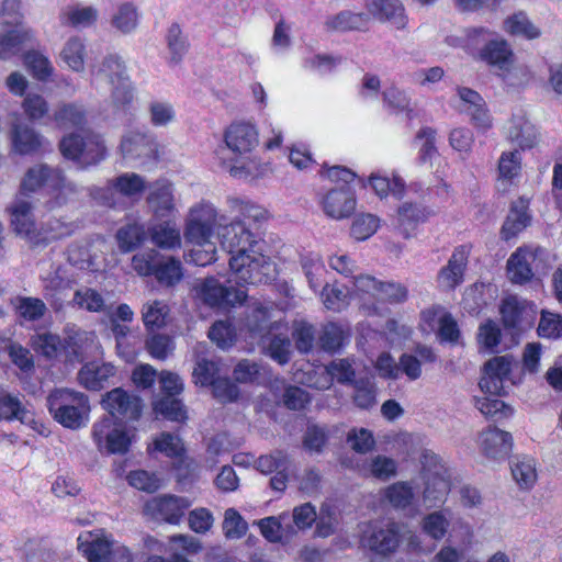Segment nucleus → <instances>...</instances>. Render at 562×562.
<instances>
[{"label":"nucleus","instance_id":"nucleus-29","mask_svg":"<svg viewBox=\"0 0 562 562\" xmlns=\"http://www.w3.org/2000/svg\"><path fill=\"white\" fill-rule=\"evenodd\" d=\"M480 446L485 457L493 460H501L509 454L513 438L509 432L491 427L481 434Z\"/></svg>","mask_w":562,"mask_h":562},{"label":"nucleus","instance_id":"nucleus-46","mask_svg":"<svg viewBox=\"0 0 562 562\" xmlns=\"http://www.w3.org/2000/svg\"><path fill=\"white\" fill-rule=\"evenodd\" d=\"M169 306L164 301H151L143 305L142 318L147 330L154 331L167 324Z\"/></svg>","mask_w":562,"mask_h":562},{"label":"nucleus","instance_id":"nucleus-51","mask_svg":"<svg viewBox=\"0 0 562 562\" xmlns=\"http://www.w3.org/2000/svg\"><path fill=\"white\" fill-rule=\"evenodd\" d=\"M368 23L369 16L367 14L349 11L340 12L326 22L327 26L335 31L363 30L368 26Z\"/></svg>","mask_w":562,"mask_h":562},{"label":"nucleus","instance_id":"nucleus-14","mask_svg":"<svg viewBox=\"0 0 562 562\" xmlns=\"http://www.w3.org/2000/svg\"><path fill=\"white\" fill-rule=\"evenodd\" d=\"M514 358L512 356H497L488 360L483 368L480 387L485 394L502 395L504 383L509 380Z\"/></svg>","mask_w":562,"mask_h":562},{"label":"nucleus","instance_id":"nucleus-50","mask_svg":"<svg viewBox=\"0 0 562 562\" xmlns=\"http://www.w3.org/2000/svg\"><path fill=\"white\" fill-rule=\"evenodd\" d=\"M7 352L11 362L20 370V379L33 374L35 370L34 358L26 347L18 342H10L7 346Z\"/></svg>","mask_w":562,"mask_h":562},{"label":"nucleus","instance_id":"nucleus-19","mask_svg":"<svg viewBox=\"0 0 562 562\" xmlns=\"http://www.w3.org/2000/svg\"><path fill=\"white\" fill-rule=\"evenodd\" d=\"M148 189L147 204L155 217H170L177 213V198L172 182L158 179Z\"/></svg>","mask_w":562,"mask_h":562},{"label":"nucleus","instance_id":"nucleus-13","mask_svg":"<svg viewBox=\"0 0 562 562\" xmlns=\"http://www.w3.org/2000/svg\"><path fill=\"white\" fill-rule=\"evenodd\" d=\"M318 204L324 214L331 220L350 217L357 207V198L348 186L333 188L319 195Z\"/></svg>","mask_w":562,"mask_h":562},{"label":"nucleus","instance_id":"nucleus-58","mask_svg":"<svg viewBox=\"0 0 562 562\" xmlns=\"http://www.w3.org/2000/svg\"><path fill=\"white\" fill-rule=\"evenodd\" d=\"M222 527L225 537L231 540L243 538L248 530L247 521L235 508L225 510Z\"/></svg>","mask_w":562,"mask_h":562},{"label":"nucleus","instance_id":"nucleus-35","mask_svg":"<svg viewBox=\"0 0 562 562\" xmlns=\"http://www.w3.org/2000/svg\"><path fill=\"white\" fill-rule=\"evenodd\" d=\"M58 58L71 71L82 72L87 58L85 38L78 35L67 38L58 54Z\"/></svg>","mask_w":562,"mask_h":562},{"label":"nucleus","instance_id":"nucleus-42","mask_svg":"<svg viewBox=\"0 0 562 562\" xmlns=\"http://www.w3.org/2000/svg\"><path fill=\"white\" fill-rule=\"evenodd\" d=\"M289 515L282 513L279 516H269L262 518L255 524L259 527L261 535L272 543L282 541L283 535H292L295 532L294 527L285 526Z\"/></svg>","mask_w":562,"mask_h":562},{"label":"nucleus","instance_id":"nucleus-37","mask_svg":"<svg viewBox=\"0 0 562 562\" xmlns=\"http://www.w3.org/2000/svg\"><path fill=\"white\" fill-rule=\"evenodd\" d=\"M535 260L532 252L518 248L507 261L508 279L515 284H524L531 280L533 272L531 263Z\"/></svg>","mask_w":562,"mask_h":562},{"label":"nucleus","instance_id":"nucleus-9","mask_svg":"<svg viewBox=\"0 0 562 562\" xmlns=\"http://www.w3.org/2000/svg\"><path fill=\"white\" fill-rule=\"evenodd\" d=\"M159 384L162 397L154 402L156 414L172 422L187 419V412L182 402L177 396L183 391V382L176 373L162 371L159 375Z\"/></svg>","mask_w":562,"mask_h":562},{"label":"nucleus","instance_id":"nucleus-20","mask_svg":"<svg viewBox=\"0 0 562 562\" xmlns=\"http://www.w3.org/2000/svg\"><path fill=\"white\" fill-rule=\"evenodd\" d=\"M432 212L425 205L414 202H403L396 210L393 220L394 229L405 239L415 235L418 225L425 223Z\"/></svg>","mask_w":562,"mask_h":562},{"label":"nucleus","instance_id":"nucleus-5","mask_svg":"<svg viewBox=\"0 0 562 562\" xmlns=\"http://www.w3.org/2000/svg\"><path fill=\"white\" fill-rule=\"evenodd\" d=\"M43 186L49 194L47 205L50 210L67 204L78 194L77 186L68 181L59 169L36 165L26 171L21 182V196L33 193Z\"/></svg>","mask_w":562,"mask_h":562},{"label":"nucleus","instance_id":"nucleus-49","mask_svg":"<svg viewBox=\"0 0 562 562\" xmlns=\"http://www.w3.org/2000/svg\"><path fill=\"white\" fill-rule=\"evenodd\" d=\"M364 475H371L378 480L386 481L397 473V463L394 459L385 456H376L361 469Z\"/></svg>","mask_w":562,"mask_h":562},{"label":"nucleus","instance_id":"nucleus-39","mask_svg":"<svg viewBox=\"0 0 562 562\" xmlns=\"http://www.w3.org/2000/svg\"><path fill=\"white\" fill-rule=\"evenodd\" d=\"M530 223L528 214V201L519 199L513 203L510 212L503 225L502 234L505 239L515 237L519 232L525 229Z\"/></svg>","mask_w":562,"mask_h":562},{"label":"nucleus","instance_id":"nucleus-16","mask_svg":"<svg viewBox=\"0 0 562 562\" xmlns=\"http://www.w3.org/2000/svg\"><path fill=\"white\" fill-rule=\"evenodd\" d=\"M199 295L211 307L235 306L247 299L244 290L227 288L215 278H207L201 283Z\"/></svg>","mask_w":562,"mask_h":562},{"label":"nucleus","instance_id":"nucleus-64","mask_svg":"<svg viewBox=\"0 0 562 562\" xmlns=\"http://www.w3.org/2000/svg\"><path fill=\"white\" fill-rule=\"evenodd\" d=\"M424 532L435 540H441L448 530L449 520L442 512H434L424 517Z\"/></svg>","mask_w":562,"mask_h":562},{"label":"nucleus","instance_id":"nucleus-62","mask_svg":"<svg viewBox=\"0 0 562 562\" xmlns=\"http://www.w3.org/2000/svg\"><path fill=\"white\" fill-rule=\"evenodd\" d=\"M166 41L170 54V63L178 64L188 50V43L182 35L181 29L178 24H171L168 29Z\"/></svg>","mask_w":562,"mask_h":562},{"label":"nucleus","instance_id":"nucleus-41","mask_svg":"<svg viewBox=\"0 0 562 562\" xmlns=\"http://www.w3.org/2000/svg\"><path fill=\"white\" fill-rule=\"evenodd\" d=\"M300 262L308 286L314 292H318L326 273V268L321 255L313 251H305L301 254Z\"/></svg>","mask_w":562,"mask_h":562},{"label":"nucleus","instance_id":"nucleus-56","mask_svg":"<svg viewBox=\"0 0 562 562\" xmlns=\"http://www.w3.org/2000/svg\"><path fill=\"white\" fill-rule=\"evenodd\" d=\"M526 304V301H522L515 295H509L503 300L501 314L506 327L515 328L520 324Z\"/></svg>","mask_w":562,"mask_h":562},{"label":"nucleus","instance_id":"nucleus-4","mask_svg":"<svg viewBox=\"0 0 562 562\" xmlns=\"http://www.w3.org/2000/svg\"><path fill=\"white\" fill-rule=\"evenodd\" d=\"M226 147L235 155L229 172L239 179L255 178L261 172L259 160L252 155L259 145L257 127L244 121L233 122L224 132Z\"/></svg>","mask_w":562,"mask_h":562},{"label":"nucleus","instance_id":"nucleus-12","mask_svg":"<svg viewBox=\"0 0 562 562\" xmlns=\"http://www.w3.org/2000/svg\"><path fill=\"white\" fill-rule=\"evenodd\" d=\"M471 37L473 40L483 37V40L487 42L480 52L482 60L502 74L508 72L512 69L514 65V53L505 40L491 38V33L485 29L473 30Z\"/></svg>","mask_w":562,"mask_h":562},{"label":"nucleus","instance_id":"nucleus-25","mask_svg":"<svg viewBox=\"0 0 562 562\" xmlns=\"http://www.w3.org/2000/svg\"><path fill=\"white\" fill-rule=\"evenodd\" d=\"M383 496L391 507L405 512L408 516H414L418 512L416 506L417 492L412 482L398 481L393 483L384 490Z\"/></svg>","mask_w":562,"mask_h":562},{"label":"nucleus","instance_id":"nucleus-3","mask_svg":"<svg viewBox=\"0 0 562 562\" xmlns=\"http://www.w3.org/2000/svg\"><path fill=\"white\" fill-rule=\"evenodd\" d=\"M246 325L251 337L259 338L268 356L279 364H286L291 357V340L281 318H276L270 303L254 302Z\"/></svg>","mask_w":562,"mask_h":562},{"label":"nucleus","instance_id":"nucleus-7","mask_svg":"<svg viewBox=\"0 0 562 562\" xmlns=\"http://www.w3.org/2000/svg\"><path fill=\"white\" fill-rule=\"evenodd\" d=\"M92 82L106 81L111 86V102L117 109L128 105L134 99V88L125 72V66L116 55L106 56L97 70L91 71Z\"/></svg>","mask_w":562,"mask_h":562},{"label":"nucleus","instance_id":"nucleus-36","mask_svg":"<svg viewBox=\"0 0 562 562\" xmlns=\"http://www.w3.org/2000/svg\"><path fill=\"white\" fill-rule=\"evenodd\" d=\"M11 142L15 153L29 155L42 147L43 138L27 124L14 123L11 130Z\"/></svg>","mask_w":562,"mask_h":562},{"label":"nucleus","instance_id":"nucleus-53","mask_svg":"<svg viewBox=\"0 0 562 562\" xmlns=\"http://www.w3.org/2000/svg\"><path fill=\"white\" fill-rule=\"evenodd\" d=\"M149 122L155 127H165L176 119L173 105L165 100H153L147 106Z\"/></svg>","mask_w":562,"mask_h":562},{"label":"nucleus","instance_id":"nucleus-48","mask_svg":"<svg viewBox=\"0 0 562 562\" xmlns=\"http://www.w3.org/2000/svg\"><path fill=\"white\" fill-rule=\"evenodd\" d=\"M154 276L159 283L168 286L173 285L178 283L183 276L182 265L180 260L175 257L165 258L160 256Z\"/></svg>","mask_w":562,"mask_h":562},{"label":"nucleus","instance_id":"nucleus-23","mask_svg":"<svg viewBox=\"0 0 562 562\" xmlns=\"http://www.w3.org/2000/svg\"><path fill=\"white\" fill-rule=\"evenodd\" d=\"M470 255V247L462 245L452 252L448 263L438 273V284L446 290H453L463 282Z\"/></svg>","mask_w":562,"mask_h":562},{"label":"nucleus","instance_id":"nucleus-34","mask_svg":"<svg viewBox=\"0 0 562 562\" xmlns=\"http://www.w3.org/2000/svg\"><path fill=\"white\" fill-rule=\"evenodd\" d=\"M99 16V11L92 5L76 3L64 8L59 14L60 24L82 30L92 26Z\"/></svg>","mask_w":562,"mask_h":562},{"label":"nucleus","instance_id":"nucleus-47","mask_svg":"<svg viewBox=\"0 0 562 562\" xmlns=\"http://www.w3.org/2000/svg\"><path fill=\"white\" fill-rule=\"evenodd\" d=\"M504 30L514 36L535 40L540 36V30L531 23L522 11L514 13L504 21Z\"/></svg>","mask_w":562,"mask_h":562},{"label":"nucleus","instance_id":"nucleus-31","mask_svg":"<svg viewBox=\"0 0 562 562\" xmlns=\"http://www.w3.org/2000/svg\"><path fill=\"white\" fill-rule=\"evenodd\" d=\"M370 14L381 22H387L397 30L406 25V15L403 4L397 0H367Z\"/></svg>","mask_w":562,"mask_h":562},{"label":"nucleus","instance_id":"nucleus-21","mask_svg":"<svg viewBox=\"0 0 562 562\" xmlns=\"http://www.w3.org/2000/svg\"><path fill=\"white\" fill-rule=\"evenodd\" d=\"M77 541L78 550L89 562H111L114 543L103 530L82 532Z\"/></svg>","mask_w":562,"mask_h":562},{"label":"nucleus","instance_id":"nucleus-60","mask_svg":"<svg viewBox=\"0 0 562 562\" xmlns=\"http://www.w3.org/2000/svg\"><path fill=\"white\" fill-rule=\"evenodd\" d=\"M71 304L89 312H101L104 307V300L98 291L82 288L75 292Z\"/></svg>","mask_w":562,"mask_h":562},{"label":"nucleus","instance_id":"nucleus-52","mask_svg":"<svg viewBox=\"0 0 562 562\" xmlns=\"http://www.w3.org/2000/svg\"><path fill=\"white\" fill-rule=\"evenodd\" d=\"M321 299L327 310L340 312L348 305L349 292L338 283H327L323 286Z\"/></svg>","mask_w":562,"mask_h":562},{"label":"nucleus","instance_id":"nucleus-32","mask_svg":"<svg viewBox=\"0 0 562 562\" xmlns=\"http://www.w3.org/2000/svg\"><path fill=\"white\" fill-rule=\"evenodd\" d=\"M367 182L381 199L389 195L401 199L406 189L404 179L395 171L391 173V177L385 171H374L369 176Z\"/></svg>","mask_w":562,"mask_h":562},{"label":"nucleus","instance_id":"nucleus-54","mask_svg":"<svg viewBox=\"0 0 562 562\" xmlns=\"http://www.w3.org/2000/svg\"><path fill=\"white\" fill-rule=\"evenodd\" d=\"M137 8L130 2L119 5L112 16V25L120 32L127 34L134 31L138 24Z\"/></svg>","mask_w":562,"mask_h":562},{"label":"nucleus","instance_id":"nucleus-10","mask_svg":"<svg viewBox=\"0 0 562 562\" xmlns=\"http://www.w3.org/2000/svg\"><path fill=\"white\" fill-rule=\"evenodd\" d=\"M92 438L100 452L124 453L131 445L125 426L113 416H103L93 424Z\"/></svg>","mask_w":562,"mask_h":562},{"label":"nucleus","instance_id":"nucleus-1","mask_svg":"<svg viewBox=\"0 0 562 562\" xmlns=\"http://www.w3.org/2000/svg\"><path fill=\"white\" fill-rule=\"evenodd\" d=\"M229 212L235 214L231 223L210 201L193 204L184 221L183 236L188 243L211 239L217 228V237L229 255V268L236 283L257 284L268 282L274 272L273 263L258 248L259 239L250 222L260 224L267 211L251 201L238 196L226 200Z\"/></svg>","mask_w":562,"mask_h":562},{"label":"nucleus","instance_id":"nucleus-6","mask_svg":"<svg viewBox=\"0 0 562 562\" xmlns=\"http://www.w3.org/2000/svg\"><path fill=\"white\" fill-rule=\"evenodd\" d=\"M47 407L54 419L69 429L85 427L89 420V398L75 390H54L47 396Z\"/></svg>","mask_w":562,"mask_h":562},{"label":"nucleus","instance_id":"nucleus-22","mask_svg":"<svg viewBox=\"0 0 562 562\" xmlns=\"http://www.w3.org/2000/svg\"><path fill=\"white\" fill-rule=\"evenodd\" d=\"M382 281L370 274H359L355 278V295L360 302V308L367 315H381L384 306L379 305V294Z\"/></svg>","mask_w":562,"mask_h":562},{"label":"nucleus","instance_id":"nucleus-2","mask_svg":"<svg viewBox=\"0 0 562 562\" xmlns=\"http://www.w3.org/2000/svg\"><path fill=\"white\" fill-rule=\"evenodd\" d=\"M54 121L60 128H78L79 132L66 135L59 142V149L66 159L81 168L102 161L106 148L98 134L83 130L86 113L81 105L68 103L60 105L54 113Z\"/></svg>","mask_w":562,"mask_h":562},{"label":"nucleus","instance_id":"nucleus-17","mask_svg":"<svg viewBox=\"0 0 562 562\" xmlns=\"http://www.w3.org/2000/svg\"><path fill=\"white\" fill-rule=\"evenodd\" d=\"M191 506L187 497L165 495L154 497L145 504V513L156 520L178 524L186 509Z\"/></svg>","mask_w":562,"mask_h":562},{"label":"nucleus","instance_id":"nucleus-44","mask_svg":"<svg viewBox=\"0 0 562 562\" xmlns=\"http://www.w3.org/2000/svg\"><path fill=\"white\" fill-rule=\"evenodd\" d=\"M144 177L135 172H124L113 179V186L120 195L138 201L146 189Z\"/></svg>","mask_w":562,"mask_h":562},{"label":"nucleus","instance_id":"nucleus-40","mask_svg":"<svg viewBox=\"0 0 562 562\" xmlns=\"http://www.w3.org/2000/svg\"><path fill=\"white\" fill-rule=\"evenodd\" d=\"M30 344L36 353L48 360L64 357V342L57 334L50 331L34 334Z\"/></svg>","mask_w":562,"mask_h":562},{"label":"nucleus","instance_id":"nucleus-15","mask_svg":"<svg viewBox=\"0 0 562 562\" xmlns=\"http://www.w3.org/2000/svg\"><path fill=\"white\" fill-rule=\"evenodd\" d=\"M102 406L108 412L106 416H113L126 420H136L142 414V401L138 396L127 393L121 387L108 392L102 400Z\"/></svg>","mask_w":562,"mask_h":562},{"label":"nucleus","instance_id":"nucleus-18","mask_svg":"<svg viewBox=\"0 0 562 562\" xmlns=\"http://www.w3.org/2000/svg\"><path fill=\"white\" fill-rule=\"evenodd\" d=\"M120 149L125 160L144 164L155 157L157 146L149 134L131 130L122 136Z\"/></svg>","mask_w":562,"mask_h":562},{"label":"nucleus","instance_id":"nucleus-43","mask_svg":"<svg viewBox=\"0 0 562 562\" xmlns=\"http://www.w3.org/2000/svg\"><path fill=\"white\" fill-rule=\"evenodd\" d=\"M151 241L162 249H175L181 246L180 231L169 221L153 225L149 228Z\"/></svg>","mask_w":562,"mask_h":562},{"label":"nucleus","instance_id":"nucleus-61","mask_svg":"<svg viewBox=\"0 0 562 562\" xmlns=\"http://www.w3.org/2000/svg\"><path fill=\"white\" fill-rule=\"evenodd\" d=\"M475 406L483 415L496 419L507 418L513 415V408L496 397H477L475 398Z\"/></svg>","mask_w":562,"mask_h":562},{"label":"nucleus","instance_id":"nucleus-57","mask_svg":"<svg viewBox=\"0 0 562 562\" xmlns=\"http://www.w3.org/2000/svg\"><path fill=\"white\" fill-rule=\"evenodd\" d=\"M145 238V229L139 224H127L116 233V240L122 251L128 252L137 247Z\"/></svg>","mask_w":562,"mask_h":562},{"label":"nucleus","instance_id":"nucleus-59","mask_svg":"<svg viewBox=\"0 0 562 562\" xmlns=\"http://www.w3.org/2000/svg\"><path fill=\"white\" fill-rule=\"evenodd\" d=\"M111 333L116 341L117 355L125 361H132L135 352L128 341L130 327L125 324H120L116 318L111 317Z\"/></svg>","mask_w":562,"mask_h":562},{"label":"nucleus","instance_id":"nucleus-30","mask_svg":"<svg viewBox=\"0 0 562 562\" xmlns=\"http://www.w3.org/2000/svg\"><path fill=\"white\" fill-rule=\"evenodd\" d=\"M34 40V31L23 23H18L12 30L0 32V59L12 58L21 52L23 45Z\"/></svg>","mask_w":562,"mask_h":562},{"label":"nucleus","instance_id":"nucleus-55","mask_svg":"<svg viewBox=\"0 0 562 562\" xmlns=\"http://www.w3.org/2000/svg\"><path fill=\"white\" fill-rule=\"evenodd\" d=\"M24 64L37 80H47L54 67L47 56L37 50H30L24 56Z\"/></svg>","mask_w":562,"mask_h":562},{"label":"nucleus","instance_id":"nucleus-28","mask_svg":"<svg viewBox=\"0 0 562 562\" xmlns=\"http://www.w3.org/2000/svg\"><path fill=\"white\" fill-rule=\"evenodd\" d=\"M0 420H19L34 428V414L24 405L19 394L0 387Z\"/></svg>","mask_w":562,"mask_h":562},{"label":"nucleus","instance_id":"nucleus-63","mask_svg":"<svg viewBox=\"0 0 562 562\" xmlns=\"http://www.w3.org/2000/svg\"><path fill=\"white\" fill-rule=\"evenodd\" d=\"M192 244L194 245V248H192L186 256V260L188 262L204 267L216 260V247L211 239Z\"/></svg>","mask_w":562,"mask_h":562},{"label":"nucleus","instance_id":"nucleus-24","mask_svg":"<svg viewBox=\"0 0 562 562\" xmlns=\"http://www.w3.org/2000/svg\"><path fill=\"white\" fill-rule=\"evenodd\" d=\"M506 139L516 144L520 149L532 148L538 142V131L522 112L513 114L504 126Z\"/></svg>","mask_w":562,"mask_h":562},{"label":"nucleus","instance_id":"nucleus-8","mask_svg":"<svg viewBox=\"0 0 562 562\" xmlns=\"http://www.w3.org/2000/svg\"><path fill=\"white\" fill-rule=\"evenodd\" d=\"M420 463L425 482L423 503L426 508H432L445 502L450 491V475L439 457L431 451L423 452Z\"/></svg>","mask_w":562,"mask_h":562},{"label":"nucleus","instance_id":"nucleus-45","mask_svg":"<svg viewBox=\"0 0 562 562\" xmlns=\"http://www.w3.org/2000/svg\"><path fill=\"white\" fill-rule=\"evenodd\" d=\"M512 475L520 488L530 490L537 481L536 461L528 456L516 457L512 461Z\"/></svg>","mask_w":562,"mask_h":562},{"label":"nucleus","instance_id":"nucleus-26","mask_svg":"<svg viewBox=\"0 0 562 562\" xmlns=\"http://www.w3.org/2000/svg\"><path fill=\"white\" fill-rule=\"evenodd\" d=\"M94 334L81 330L76 325L65 327L64 357L66 361H81L87 349L94 342Z\"/></svg>","mask_w":562,"mask_h":562},{"label":"nucleus","instance_id":"nucleus-11","mask_svg":"<svg viewBox=\"0 0 562 562\" xmlns=\"http://www.w3.org/2000/svg\"><path fill=\"white\" fill-rule=\"evenodd\" d=\"M404 529L405 526L398 522H389L385 526L370 525L363 531L362 543L376 554H392L400 546Z\"/></svg>","mask_w":562,"mask_h":562},{"label":"nucleus","instance_id":"nucleus-33","mask_svg":"<svg viewBox=\"0 0 562 562\" xmlns=\"http://www.w3.org/2000/svg\"><path fill=\"white\" fill-rule=\"evenodd\" d=\"M115 367L111 363L89 362L78 373L79 383L88 390L99 391L103 389L109 379L115 374Z\"/></svg>","mask_w":562,"mask_h":562},{"label":"nucleus","instance_id":"nucleus-27","mask_svg":"<svg viewBox=\"0 0 562 562\" xmlns=\"http://www.w3.org/2000/svg\"><path fill=\"white\" fill-rule=\"evenodd\" d=\"M11 224L16 234L24 236L30 241L38 243L35 222L32 214V205L23 196H18L10 206Z\"/></svg>","mask_w":562,"mask_h":562},{"label":"nucleus","instance_id":"nucleus-38","mask_svg":"<svg viewBox=\"0 0 562 562\" xmlns=\"http://www.w3.org/2000/svg\"><path fill=\"white\" fill-rule=\"evenodd\" d=\"M11 304L22 325L40 321L47 312L45 302L38 297L19 295L11 300Z\"/></svg>","mask_w":562,"mask_h":562}]
</instances>
